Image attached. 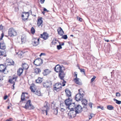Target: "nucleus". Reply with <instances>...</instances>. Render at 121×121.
I'll return each mask as SVG.
<instances>
[{"label":"nucleus","mask_w":121,"mask_h":121,"mask_svg":"<svg viewBox=\"0 0 121 121\" xmlns=\"http://www.w3.org/2000/svg\"><path fill=\"white\" fill-rule=\"evenodd\" d=\"M78 91L79 93L77 94L75 97V99L77 101L82 100L84 95V92L83 91L82 89H79Z\"/></svg>","instance_id":"1"},{"label":"nucleus","mask_w":121,"mask_h":121,"mask_svg":"<svg viewBox=\"0 0 121 121\" xmlns=\"http://www.w3.org/2000/svg\"><path fill=\"white\" fill-rule=\"evenodd\" d=\"M8 34L9 36L11 37L16 36L17 34L16 30L13 27L9 29Z\"/></svg>","instance_id":"2"},{"label":"nucleus","mask_w":121,"mask_h":121,"mask_svg":"<svg viewBox=\"0 0 121 121\" xmlns=\"http://www.w3.org/2000/svg\"><path fill=\"white\" fill-rule=\"evenodd\" d=\"M63 70L58 73V76L59 78L63 81L62 82L63 84L62 86H64L65 85V83L66 82L64 79V78L65 75V73L63 71Z\"/></svg>","instance_id":"3"},{"label":"nucleus","mask_w":121,"mask_h":121,"mask_svg":"<svg viewBox=\"0 0 121 121\" xmlns=\"http://www.w3.org/2000/svg\"><path fill=\"white\" fill-rule=\"evenodd\" d=\"M31 103V101L30 100H28L24 108L26 109H29V110L34 109L35 107L30 104Z\"/></svg>","instance_id":"4"},{"label":"nucleus","mask_w":121,"mask_h":121,"mask_svg":"<svg viewBox=\"0 0 121 121\" xmlns=\"http://www.w3.org/2000/svg\"><path fill=\"white\" fill-rule=\"evenodd\" d=\"M65 69L63 66H60L59 65H57L54 68V70L56 72L59 73L60 71Z\"/></svg>","instance_id":"5"},{"label":"nucleus","mask_w":121,"mask_h":121,"mask_svg":"<svg viewBox=\"0 0 121 121\" xmlns=\"http://www.w3.org/2000/svg\"><path fill=\"white\" fill-rule=\"evenodd\" d=\"M42 84L44 87L47 89H49L50 88V86L51 85L52 82L51 81H49L43 82Z\"/></svg>","instance_id":"6"},{"label":"nucleus","mask_w":121,"mask_h":121,"mask_svg":"<svg viewBox=\"0 0 121 121\" xmlns=\"http://www.w3.org/2000/svg\"><path fill=\"white\" fill-rule=\"evenodd\" d=\"M69 110V111L68 115L69 116H70L72 117H74V116H76V114H78L76 113L74 109H73V108H71V109Z\"/></svg>","instance_id":"7"},{"label":"nucleus","mask_w":121,"mask_h":121,"mask_svg":"<svg viewBox=\"0 0 121 121\" xmlns=\"http://www.w3.org/2000/svg\"><path fill=\"white\" fill-rule=\"evenodd\" d=\"M28 94L26 92H23L21 96V100L22 101L25 100L26 99H28L29 98Z\"/></svg>","instance_id":"8"},{"label":"nucleus","mask_w":121,"mask_h":121,"mask_svg":"<svg viewBox=\"0 0 121 121\" xmlns=\"http://www.w3.org/2000/svg\"><path fill=\"white\" fill-rule=\"evenodd\" d=\"M72 99L69 98L68 99H66L65 101V104L66 106L70 108L71 107V104L72 103Z\"/></svg>","instance_id":"9"},{"label":"nucleus","mask_w":121,"mask_h":121,"mask_svg":"<svg viewBox=\"0 0 121 121\" xmlns=\"http://www.w3.org/2000/svg\"><path fill=\"white\" fill-rule=\"evenodd\" d=\"M82 109V107L80 105H78L77 106L75 105L74 109L76 113H79L81 112Z\"/></svg>","instance_id":"10"},{"label":"nucleus","mask_w":121,"mask_h":121,"mask_svg":"<svg viewBox=\"0 0 121 121\" xmlns=\"http://www.w3.org/2000/svg\"><path fill=\"white\" fill-rule=\"evenodd\" d=\"M23 13L24 14L22 15V19L24 21H25L28 19L29 15V12H23Z\"/></svg>","instance_id":"11"},{"label":"nucleus","mask_w":121,"mask_h":121,"mask_svg":"<svg viewBox=\"0 0 121 121\" xmlns=\"http://www.w3.org/2000/svg\"><path fill=\"white\" fill-rule=\"evenodd\" d=\"M42 60L40 58H38L35 60L34 61V64L37 66H40L41 64Z\"/></svg>","instance_id":"12"},{"label":"nucleus","mask_w":121,"mask_h":121,"mask_svg":"<svg viewBox=\"0 0 121 121\" xmlns=\"http://www.w3.org/2000/svg\"><path fill=\"white\" fill-rule=\"evenodd\" d=\"M39 39L34 38L32 40V44L33 46H36L39 44Z\"/></svg>","instance_id":"13"},{"label":"nucleus","mask_w":121,"mask_h":121,"mask_svg":"<svg viewBox=\"0 0 121 121\" xmlns=\"http://www.w3.org/2000/svg\"><path fill=\"white\" fill-rule=\"evenodd\" d=\"M54 89L57 91H58L61 89V85L58 83H56L53 87Z\"/></svg>","instance_id":"14"},{"label":"nucleus","mask_w":121,"mask_h":121,"mask_svg":"<svg viewBox=\"0 0 121 121\" xmlns=\"http://www.w3.org/2000/svg\"><path fill=\"white\" fill-rule=\"evenodd\" d=\"M42 110V113L44 114L45 113H46V115H47L48 110L49 109V107L46 104L43 108Z\"/></svg>","instance_id":"15"},{"label":"nucleus","mask_w":121,"mask_h":121,"mask_svg":"<svg viewBox=\"0 0 121 121\" xmlns=\"http://www.w3.org/2000/svg\"><path fill=\"white\" fill-rule=\"evenodd\" d=\"M42 17H40L39 19H38V21L37 22V25L38 27H39L41 26V27H42L43 25V21L42 20Z\"/></svg>","instance_id":"16"},{"label":"nucleus","mask_w":121,"mask_h":121,"mask_svg":"<svg viewBox=\"0 0 121 121\" xmlns=\"http://www.w3.org/2000/svg\"><path fill=\"white\" fill-rule=\"evenodd\" d=\"M57 30L58 34L60 36H62L64 34V31L61 27H59Z\"/></svg>","instance_id":"17"},{"label":"nucleus","mask_w":121,"mask_h":121,"mask_svg":"<svg viewBox=\"0 0 121 121\" xmlns=\"http://www.w3.org/2000/svg\"><path fill=\"white\" fill-rule=\"evenodd\" d=\"M6 69V66L5 65H0V71L2 72H4L5 71Z\"/></svg>","instance_id":"18"},{"label":"nucleus","mask_w":121,"mask_h":121,"mask_svg":"<svg viewBox=\"0 0 121 121\" xmlns=\"http://www.w3.org/2000/svg\"><path fill=\"white\" fill-rule=\"evenodd\" d=\"M65 92L66 95L67 97H69L71 96V92L70 90L66 89L65 90Z\"/></svg>","instance_id":"19"},{"label":"nucleus","mask_w":121,"mask_h":121,"mask_svg":"<svg viewBox=\"0 0 121 121\" xmlns=\"http://www.w3.org/2000/svg\"><path fill=\"white\" fill-rule=\"evenodd\" d=\"M41 38H43L45 40L46 39L48 38V35L46 33H44L42 34L41 35Z\"/></svg>","instance_id":"20"},{"label":"nucleus","mask_w":121,"mask_h":121,"mask_svg":"<svg viewBox=\"0 0 121 121\" xmlns=\"http://www.w3.org/2000/svg\"><path fill=\"white\" fill-rule=\"evenodd\" d=\"M6 48V46L5 43H1L0 45V50L1 51H4V50Z\"/></svg>","instance_id":"21"},{"label":"nucleus","mask_w":121,"mask_h":121,"mask_svg":"<svg viewBox=\"0 0 121 121\" xmlns=\"http://www.w3.org/2000/svg\"><path fill=\"white\" fill-rule=\"evenodd\" d=\"M51 72V71L50 70L48 69H47L44 70L43 73L44 75H46L49 74Z\"/></svg>","instance_id":"22"},{"label":"nucleus","mask_w":121,"mask_h":121,"mask_svg":"<svg viewBox=\"0 0 121 121\" xmlns=\"http://www.w3.org/2000/svg\"><path fill=\"white\" fill-rule=\"evenodd\" d=\"M23 69L21 68H19L17 71V74L19 76H20L21 74L22 73Z\"/></svg>","instance_id":"23"},{"label":"nucleus","mask_w":121,"mask_h":121,"mask_svg":"<svg viewBox=\"0 0 121 121\" xmlns=\"http://www.w3.org/2000/svg\"><path fill=\"white\" fill-rule=\"evenodd\" d=\"M52 109L53 113L55 115H57L58 113V107L54 106V108H53Z\"/></svg>","instance_id":"24"},{"label":"nucleus","mask_w":121,"mask_h":121,"mask_svg":"<svg viewBox=\"0 0 121 121\" xmlns=\"http://www.w3.org/2000/svg\"><path fill=\"white\" fill-rule=\"evenodd\" d=\"M22 66L23 69L26 70L29 67L28 65L25 63L22 64Z\"/></svg>","instance_id":"25"},{"label":"nucleus","mask_w":121,"mask_h":121,"mask_svg":"<svg viewBox=\"0 0 121 121\" xmlns=\"http://www.w3.org/2000/svg\"><path fill=\"white\" fill-rule=\"evenodd\" d=\"M61 109L60 111L62 112H64L65 110H66L68 109L67 106H66V107L62 106H61Z\"/></svg>","instance_id":"26"},{"label":"nucleus","mask_w":121,"mask_h":121,"mask_svg":"<svg viewBox=\"0 0 121 121\" xmlns=\"http://www.w3.org/2000/svg\"><path fill=\"white\" fill-rule=\"evenodd\" d=\"M87 101L85 99L82 100V104L85 106H86L87 104Z\"/></svg>","instance_id":"27"},{"label":"nucleus","mask_w":121,"mask_h":121,"mask_svg":"<svg viewBox=\"0 0 121 121\" xmlns=\"http://www.w3.org/2000/svg\"><path fill=\"white\" fill-rule=\"evenodd\" d=\"M79 78H75L74 79V81L78 85H81V83L79 82Z\"/></svg>","instance_id":"28"},{"label":"nucleus","mask_w":121,"mask_h":121,"mask_svg":"<svg viewBox=\"0 0 121 121\" xmlns=\"http://www.w3.org/2000/svg\"><path fill=\"white\" fill-rule=\"evenodd\" d=\"M71 107H70V108H69L68 106L67 107L68 108L69 110H70L71 109V108H73V109H74V108L75 107V104L74 103H72L71 104Z\"/></svg>","instance_id":"29"},{"label":"nucleus","mask_w":121,"mask_h":121,"mask_svg":"<svg viewBox=\"0 0 121 121\" xmlns=\"http://www.w3.org/2000/svg\"><path fill=\"white\" fill-rule=\"evenodd\" d=\"M42 81V79L41 78H39L36 80V82L38 83H40Z\"/></svg>","instance_id":"30"},{"label":"nucleus","mask_w":121,"mask_h":121,"mask_svg":"<svg viewBox=\"0 0 121 121\" xmlns=\"http://www.w3.org/2000/svg\"><path fill=\"white\" fill-rule=\"evenodd\" d=\"M41 71V70L39 68H36L35 69V72L37 74L40 72Z\"/></svg>","instance_id":"31"},{"label":"nucleus","mask_w":121,"mask_h":121,"mask_svg":"<svg viewBox=\"0 0 121 121\" xmlns=\"http://www.w3.org/2000/svg\"><path fill=\"white\" fill-rule=\"evenodd\" d=\"M107 108L109 110H112L114 108L113 107L112 105H108L107 106Z\"/></svg>","instance_id":"32"},{"label":"nucleus","mask_w":121,"mask_h":121,"mask_svg":"<svg viewBox=\"0 0 121 121\" xmlns=\"http://www.w3.org/2000/svg\"><path fill=\"white\" fill-rule=\"evenodd\" d=\"M113 100L115 101L116 103L118 104H120L121 103V101H119L115 99H113Z\"/></svg>","instance_id":"33"},{"label":"nucleus","mask_w":121,"mask_h":121,"mask_svg":"<svg viewBox=\"0 0 121 121\" xmlns=\"http://www.w3.org/2000/svg\"><path fill=\"white\" fill-rule=\"evenodd\" d=\"M31 33L34 34L35 32V30L33 27H31Z\"/></svg>","instance_id":"34"},{"label":"nucleus","mask_w":121,"mask_h":121,"mask_svg":"<svg viewBox=\"0 0 121 121\" xmlns=\"http://www.w3.org/2000/svg\"><path fill=\"white\" fill-rule=\"evenodd\" d=\"M15 81H13V80H12V79H9V82L12 84H15Z\"/></svg>","instance_id":"35"},{"label":"nucleus","mask_w":121,"mask_h":121,"mask_svg":"<svg viewBox=\"0 0 121 121\" xmlns=\"http://www.w3.org/2000/svg\"><path fill=\"white\" fill-rule=\"evenodd\" d=\"M61 38L64 39H66L67 38V35H63Z\"/></svg>","instance_id":"36"},{"label":"nucleus","mask_w":121,"mask_h":121,"mask_svg":"<svg viewBox=\"0 0 121 121\" xmlns=\"http://www.w3.org/2000/svg\"><path fill=\"white\" fill-rule=\"evenodd\" d=\"M57 48L58 50H59L62 48L61 45L60 44L59 45H57Z\"/></svg>","instance_id":"37"},{"label":"nucleus","mask_w":121,"mask_h":121,"mask_svg":"<svg viewBox=\"0 0 121 121\" xmlns=\"http://www.w3.org/2000/svg\"><path fill=\"white\" fill-rule=\"evenodd\" d=\"M35 94L39 96H40L41 95L40 92L39 91H37L35 93Z\"/></svg>","instance_id":"38"},{"label":"nucleus","mask_w":121,"mask_h":121,"mask_svg":"<svg viewBox=\"0 0 121 121\" xmlns=\"http://www.w3.org/2000/svg\"><path fill=\"white\" fill-rule=\"evenodd\" d=\"M79 69L80 70V71L81 72H83L84 74H85V71L84 69H80V68H79Z\"/></svg>","instance_id":"39"},{"label":"nucleus","mask_w":121,"mask_h":121,"mask_svg":"<svg viewBox=\"0 0 121 121\" xmlns=\"http://www.w3.org/2000/svg\"><path fill=\"white\" fill-rule=\"evenodd\" d=\"M17 76L13 77V78H12L11 79H12V80H14L15 79L14 81H16L17 80Z\"/></svg>","instance_id":"40"},{"label":"nucleus","mask_w":121,"mask_h":121,"mask_svg":"<svg viewBox=\"0 0 121 121\" xmlns=\"http://www.w3.org/2000/svg\"><path fill=\"white\" fill-rule=\"evenodd\" d=\"M96 78V77L95 76H94L91 79V82H93L95 79Z\"/></svg>","instance_id":"41"},{"label":"nucleus","mask_w":121,"mask_h":121,"mask_svg":"<svg viewBox=\"0 0 121 121\" xmlns=\"http://www.w3.org/2000/svg\"><path fill=\"white\" fill-rule=\"evenodd\" d=\"M120 94L119 92H117L116 94V96L118 97H119L120 96Z\"/></svg>","instance_id":"42"},{"label":"nucleus","mask_w":121,"mask_h":121,"mask_svg":"<svg viewBox=\"0 0 121 121\" xmlns=\"http://www.w3.org/2000/svg\"><path fill=\"white\" fill-rule=\"evenodd\" d=\"M30 89L31 90V91L33 92H35V91L33 89V87L32 86H30Z\"/></svg>","instance_id":"43"},{"label":"nucleus","mask_w":121,"mask_h":121,"mask_svg":"<svg viewBox=\"0 0 121 121\" xmlns=\"http://www.w3.org/2000/svg\"><path fill=\"white\" fill-rule=\"evenodd\" d=\"M24 37H22H22L21 40L22 43H24Z\"/></svg>","instance_id":"44"},{"label":"nucleus","mask_w":121,"mask_h":121,"mask_svg":"<svg viewBox=\"0 0 121 121\" xmlns=\"http://www.w3.org/2000/svg\"><path fill=\"white\" fill-rule=\"evenodd\" d=\"M77 19L80 22H81L82 20V18H80L79 17H77Z\"/></svg>","instance_id":"45"},{"label":"nucleus","mask_w":121,"mask_h":121,"mask_svg":"<svg viewBox=\"0 0 121 121\" xmlns=\"http://www.w3.org/2000/svg\"><path fill=\"white\" fill-rule=\"evenodd\" d=\"M93 115V114L92 113H91L90 114V116L89 117V120L90 119L92 118Z\"/></svg>","instance_id":"46"},{"label":"nucleus","mask_w":121,"mask_h":121,"mask_svg":"<svg viewBox=\"0 0 121 121\" xmlns=\"http://www.w3.org/2000/svg\"><path fill=\"white\" fill-rule=\"evenodd\" d=\"M4 36V34L3 33H2L1 34V37L0 38V40H2V38Z\"/></svg>","instance_id":"47"},{"label":"nucleus","mask_w":121,"mask_h":121,"mask_svg":"<svg viewBox=\"0 0 121 121\" xmlns=\"http://www.w3.org/2000/svg\"><path fill=\"white\" fill-rule=\"evenodd\" d=\"M92 103H90L89 104V105L91 108H92Z\"/></svg>","instance_id":"48"},{"label":"nucleus","mask_w":121,"mask_h":121,"mask_svg":"<svg viewBox=\"0 0 121 121\" xmlns=\"http://www.w3.org/2000/svg\"><path fill=\"white\" fill-rule=\"evenodd\" d=\"M75 74L74 75V77H75V78H77V72H74Z\"/></svg>","instance_id":"49"},{"label":"nucleus","mask_w":121,"mask_h":121,"mask_svg":"<svg viewBox=\"0 0 121 121\" xmlns=\"http://www.w3.org/2000/svg\"><path fill=\"white\" fill-rule=\"evenodd\" d=\"M97 108H100L101 109L103 110V109H104V107H101V106H97Z\"/></svg>","instance_id":"50"},{"label":"nucleus","mask_w":121,"mask_h":121,"mask_svg":"<svg viewBox=\"0 0 121 121\" xmlns=\"http://www.w3.org/2000/svg\"><path fill=\"white\" fill-rule=\"evenodd\" d=\"M44 1L45 0H40V2L41 4H43L44 3Z\"/></svg>","instance_id":"51"},{"label":"nucleus","mask_w":121,"mask_h":121,"mask_svg":"<svg viewBox=\"0 0 121 121\" xmlns=\"http://www.w3.org/2000/svg\"><path fill=\"white\" fill-rule=\"evenodd\" d=\"M3 26L2 25H1L0 26V30H1L3 29Z\"/></svg>","instance_id":"52"},{"label":"nucleus","mask_w":121,"mask_h":121,"mask_svg":"<svg viewBox=\"0 0 121 121\" xmlns=\"http://www.w3.org/2000/svg\"><path fill=\"white\" fill-rule=\"evenodd\" d=\"M45 53H41L39 55V56H41L42 55H45Z\"/></svg>","instance_id":"53"},{"label":"nucleus","mask_w":121,"mask_h":121,"mask_svg":"<svg viewBox=\"0 0 121 121\" xmlns=\"http://www.w3.org/2000/svg\"><path fill=\"white\" fill-rule=\"evenodd\" d=\"M8 96L7 95H5L4 96V100L6 99L7 98Z\"/></svg>","instance_id":"54"},{"label":"nucleus","mask_w":121,"mask_h":121,"mask_svg":"<svg viewBox=\"0 0 121 121\" xmlns=\"http://www.w3.org/2000/svg\"><path fill=\"white\" fill-rule=\"evenodd\" d=\"M43 10L44 11H47V12L49 11H48L47 10V9L45 8H44L43 9Z\"/></svg>","instance_id":"55"},{"label":"nucleus","mask_w":121,"mask_h":121,"mask_svg":"<svg viewBox=\"0 0 121 121\" xmlns=\"http://www.w3.org/2000/svg\"><path fill=\"white\" fill-rule=\"evenodd\" d=\"M15 84H13V88H12V89L14 90V85H15Z\"/></svg>","instance_id":"56"},{"label":"nucleus","mask_w":121,"mask_h":121,"mask_svg":"<svg viewBox=\"0 0 121 121\" xmlns=\"http://www.w3.org/2000/svg\"><path fill=\"white\" fill-rule=\"evenodd\" d=\"M59 43L60 45H61V46L62 45H63L64 44V43H62L61 44H60V43Z\"/></svg>","instance_id":"57"},{"label":"nucleus","mask_w":121,"mask_h":121,"mask_svg":"<svg viewBox=\"0 0 121 121\" xmlns=\"http://www.w3.org/2000/svg\"><path fill=\"white\" fill-rule=\"evenodd\" d=\"M105 41L107 42H108L109 41V40H105Z\"/></svg>","instance_id":"58"},{"label":"nucleus","mask_w":121,"mask_h":121,"mask_svg":"<svg viewBox=\"0 0 121 121\" xmlns=\"http://www.w3.org/2000/svg\"><path fill=\"white\" fill-rule=\"evenodd\" d=\"M14 62L13 61V63H11V65H13V63H14Z\"/></svg>","instance_id":"59"},{"label":"nucleus","mask_w":121,"mask_h":121,"mask_svg":"<svg viewBox=\"0 0 121 121\" xmlns=\"http://www.w3.org/2000/svg\"><path fill=\"white\" fill-rule=\"evenodd\" d=\"M3 79L2 78H0V80H3Z\"/></svg>","instance_id":"60"},{"label":"nucleus","mask_w":121,"mask_h":121,"mask_svg":"<svg viewBox=\"0 0 121 121\" xmlns=\"http://www.w3.org/2000/svg\"><path fill=\"white\" fill-rule=\"evenodd\" d=\"M7 109H9V106H8L7 107Z\"/></svg>","instance_id":"61"},{"label":"nucleus","mask_w":121,"mask_h":121,"mask_svg":"<svg viewBox=\"0 0 121 121\" xmlns=\"http://www.w3.org/2000/svg\"><path fill=\"white\" fill-rule=\"evenodd\" d=\"M70 36H72V37H73V35H70Z\"/></svg>","instance_id":"62"},{"label":"nucleus","mask_w":121,"mask_h":121,"mask_svg":"<svg viewBox=\"0 0 121 121\" xmlns=\"http://www.w3.org/2000/svg\"><path fill=\"white\" fill-rule=\"evenodd\" d=\"M113 73V71H112V72H111V74H112V73Z\"/></svg>","instance_id":"63"},{"label":"nucleus","mask_w":121,"mask_h":121,"mask_svg":"<svg viewBox=\"0 0 121 121\" xmlns=\"http://www.w3.org/2000/svg\"><path fill=\"white\" fill-rule=\"evenodd\" d=\"M21 55L22 56V54Z\"/></svg>","instance_id":"64"}]
</instances>
